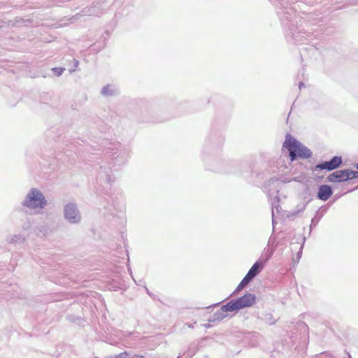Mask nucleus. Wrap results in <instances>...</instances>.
Here are the masks:
<instances>
[{"label": "nucleus", "instance_id": "nucleus-1", "mask_svg": "<svg viewBox=\"0 0 358 358\" xmlns=\"http://www.w3.org/2000/svg\"><path fill=\"white\" fill-rule=\"evenodd\" d=\"M268 1L275 7L287 42L299 44L319 38L320 31L309 28L315 23L308 20L311 15L303 10L305 5L302 1H296L290 3L289 0Z\"/></svg>", "mask_w": 358, "mask_h": 358}, {"label": "nucleus", "instance_id": "nucleus-2", "mask_svg": "<svg viewBox=\"0 0 358 358\" xmlns=\"http://www.w3.org/2000/svg\"><path fill=\"white\" fill-rule=\"evenodd\" d=\"M106 152L110 157L108 167L101 166L99 173V181L101 184L110 185L114 180L112 178V169L118 171L121 166L126 164L129 156V150L120 143H110V146L106 148Z\"/></svg>", "mask_w": 358, "mask_h": 358}, {"label": "nucleus", "instance_id": "nucleus-3", "mask_svg": "<svg viewBox=\"0 0 358 358\" xmlns=\"http://www.w3.org/2000/svg\"><path fill=\"white\" fill-rule=\"evenodd\" d=\"M282 147L288 151L291 162L299 159H308L313 156V152L290 134H286Z\"/></svg>", "mask_w": 358, "mask_h": 358}, {"label": "nucleus", "instance_id": "nucleus-4", "mask_svg": "<svg viewBox=\"0 0 358 358\" xmlns=\"http://www.w3.org/2000/svg\"><path fill=\"white\" fill-rule=\"evenodd\" d=\"M22 207L30 210L43 209L48 205L44 194L37 188H31L24 200L21 202Z\"/></svg>", "mask_w": 358, "mask_h": 358}, {"label": "nucleus", "instance_id": "nucleus-5", "mask_svg": "<svg viewBox=\"0 0 358 358\" xmlns=\"http://www.w3.org/2000/svg\"><path fill=\"white\" fill-rule=\"evenodd\" d=\"M256 300L257 297L255 294L246 292L243 296L227 302L225 309L238 311L243 308L251 307L256 303Z\"/></svg>", "mask_w": 358, "mask_h": 358}, {"label": "nucleus", "instance_id": "nucleus-6", "mask_svg": "<svg viewBox=\"0 0 358 358\" xmlns=\"http://www.w3.org/2000/svg\"><path fill=\"white\" fill-rule=\"evenodd\" d=\"M224 138L223 135L217 131L211 132L207 138L204 145V152L210 153L217 152L223 145Z\"/></svg>", "mask_w": 358, "mask_h": 358}, {"label": "nucleus", "instance_id": "nucleus-7", "mask_svg": "<svg viewBox=\"0 0 358 358\" xmlns=\"http://www.w3.org/2000/svg\"><path fill=\"white\" fill-rule=\"evenodd\" d=\"M104 194L107 195L108 198H103L102 201V206L103 208V214L106 217L107 216H115V212L122 210V207L120 206V203L117 201V197L113 196L108 191L103 192Z\"/></svg>", "mask_w": 358, "mask_h": 358}, {"label": "nucleus", "instance_id": "nucleus-8", "mask_svg": "<svg viewBox=\"0 0 358 358\" xmlns=\"http://www.w3.org/2000/svg\"><path fill=\"white\" fill-rule=\"evenodd\" d=\"M64 217L71 224H78L82 220L81 213L75 202H69L64 206Z\"/></svg>", "mask_w": 358, "mask_h": 358}, {"label": "nucleus", "instance_id": "nucleus-9", "mask_svg": "<svg viewBox=\"0 0 358 358\" xmlns=\"http://www.w3.org/2000/svg\"><path fill=\"white\" fill-rule=\"evenodd\" d=\"M343 164L341 156H334L329 161H320L313 169V171L317 170L331 171L336 170Z\"/></svg>", "mask_w": 358, "mask_h": 358}, {"label": "nucleus", "instance_id": "nucleus-10", "mask_svg": "<svg viewBox=\"0 0 358 358\" xmlns=\"http://www.w3.org/2000/svg\"><path fill=\"white\" fill-rule=\"evenodd\" d=\"M282 182L276 177L270 178L265 185L268 192V196L271 197L273 194L278 195L281 188Z\"/></svg>", "mask_w": 358, "mask_h": 358}, {"label": "nucleus", "instance_id": "nucleus-11", "mask_svg": "<svg viewBox=\"0 0 358 358\" xmlns=\"http://www.w3.org/2000/svg\"><path fill=\"white\" fill-rule=\"evenodd\" d=\"M334 191L333 188L329 185H321L318 187L317 193V199L321 201H327L332 195Z\"/></svg>", "mask_w": 358, "mask_h": 358}, {"label": "nucleus", "instance_id": "nucleus-12", "mask_svg": "<svg viewBox=\"0 0 358 358\" xmlns=\"http://www.w3.org/2000/svg\"><path fill=\"white\" fill-rule=\"evenodd\" d=\"M327 180L329 182H343L348 181V179L346 178L345 169L338 170L330 173L327 176Z\"/></svg>", "mask_w": 358, "mask_h": 358}, {"label": "nucleus", "instance_id": "nucleus-13", "mask_svg": "<svg viewBox=\"0 0 358 358\" xmlns=\"http://www.w3.org/2000/svg\"><path fill=\"white\" fill-rule=\"evenodd\" d=\"M315 190V185H306V187L299 194V196L303 200V202L308 205L313 200Z\"/></svg>", "mask_w": 358, "mask_h": 358}, {"label": "nucleus", "instance_id": "nucleus-14", "mask_svg": "<svg viewBox=\"0 0 358 358\" xmlns=\"http://www.w3.org/2000/svg\"><path fill=\"white\" fill-rule=\"evenodd\" d=\"M327 212V208L324 206L320 208L316 212L315 216L311 220V223L310 225V229L312 230L313 228H315L318 222L320 221L322 217L324 216V215Z\"/></svg>", "mask_w": 358, "mask_h": 358}, {"label": "nucleus", "instance_id": "nucleus-15", "mask_svg": "<svg viewBox=\"0 0 358 358\" xmlns=\"http://www.w3.org/2000/svg\"><path fill=\"white\" fill-rule=\"evenodd\" d=\"M264 266V262H262V259H259L252 266L248 273L255 278L262 271Z\"/></svg>", "mask_w": 358, "mask_h": 358}, {"label": "nucleus", "instance_id": "nucleus-16", "mask_svg": "<svg viewBox=\"0 0 358 358\" xmlns=\"http://www.w3.org/2000/svg\"><path fill=\"white\" fill-rule=\"evenodd\" d=\"M257 318L265 322L269 325L275 324L277 321V320L273 317V315L267 311H264L262 313L261 315H258Z\"/></svg>", "mask_w": 358, "mask_h": 358}, {"label": "nucleus", "instance_id": "nucleus-17", "mask_svg": "<svg viewBox=\"0 0 358 358\" xmlns=\"http://www.w3.org/2000/svg\"><path fill=\"white\" fill-rule=\"evenodd\" d=\"M227 306V303L224 305H222L221 306V308L220 310H217L213 315L215 317V319L218 321H221L222 320L224 319L227 317L226 313L228 312H233L234 310H229V309H225V307Z\"/></svg>", "mask_w": 358, "mask_h": 358}, {"label": "nucleus", "instance_id": "nucleus-18", "mask_svg": "<svg viewBox=\"0 0 358 358\" xmlns=\"http://www.w3.org/2000/svg\"><path fill=\"white\" fill-rule=\"evenodd\" d=\"M280 198L278 195H275L271 201V213L272 216H275V211L279 214L280 213L281 207L280 206Z\"/></svg>", "mask_w": 358, "mask_h": 358}, {"label": "nucleus", "instance_id": "nucleus-19", "mask_svg": "<svg viewBox=\"0 0 358 358\" xmlns=\"http://www.w3.org/2000/svg\"><path fill=\"white\" fill-rule=\"evenodd\" d=\"M355 167L357 169V171H354L350 169H345L346 178L348 179V181L358 178L357 163L355 164Z\"/></svg>", "mask_w": 358, "mask_h": 358}, {"label": "nucleus", "instance_id": "nucleus-20", "mask_svg": "<svg viewBox=\"0 0 358 358\" xmlns=\"http://www.w3.org/2000/svg\"><path fill=\"white\" fill-rule=\"evenodd\" d=\"M101 93L103 96H111L116 94V90H114L110 85H106L101 89Z\"/></svg>", "mask_w": 358, "mask_h": 358}, {"label": "nucleus", "instance_id": "nucleus-21", "mask_svg": "<svg viewBox=\"0 0 358 358\" xmlns=\"http://www.w3.org/2000/svg\"><path fill=\"white\" fill-rule=\"evenodd\" d=\"M7 241L10 243H21L24 241V238L21 234L10 235Z\"/></svg>", "mask_w": 358, "mask_h": 358}, {"label": "nucleus", "instance_id": "nucleus-22", "mask_svg": "<svg viewBox=\"0 0 358 358\" xmlns=\"http://www.w3.org/2000/svg\"><path fill=\"white\" fill-rule=\"evenodd\" d=\"M101 6H102V3H94L92 4V6L90 7V8H92L91 10V12L95 13V14H94L93 15L98 16L99 15L103 13V8H101Z\"/></svg>", "mask_w": 358, "mask_h": 358}, {"label": "nucleus", "instance_id": "nucleus-23", "mask_svg": "<svg viewBox=\"0 0 358 358\" xmlns=\"http://www.w3.org/2000/svg\"><path fill=\"white\" fill-rule=\"evenodd\" d=\"M92 8H90V7H86L83 10H81L80 13H77L73 17H75L76 19H78L81 16H92L94 14H95V13H92Z\"/></svg>", "mask_w": 358, "mask_h": 358}, {"label": "nucleus", "instance_id": "nucleus-24", "mask_svg": "<svg viewBox=\"0 0 358 358\" xmlns=\"http://www.w3.org/2000/svg\"><path fill=\"white\" fill-rule=\"evenodd\" d=\"M298 328L300 329L301 331L303 332V334L307 336V339L308 338V327L303 322H299L297 323Z\"/></svg>", "mask_w": 358, "mask_h": 358}, {"label": "nucleus", "instance_id": "nucleus-25", "mask_svg": "<svg viewBox=\"0 0 358 358\" xmlns=\"http://www.w3.org/2000/svg\"><path fill=\"white\" fill-rule=\"evenodd\" d=\"M131 352L124 351L123 352H121L118 355L110 356L108 358H131Z\"/></svg>", "mask_w": 358, "mask_h": 358}, {"label": "nucleus", "instance_id": "nucleus-26", "mask_svg": "<svg viewBox=\"0 0 358 358\" xmlns=\"http://www.w3.org/2000/svg\"><path fill=\"white\" fill-rule=\"evenodd\" d=\"M66 318L71 322H73V323L80 324V322L83 321V319L81 317L76 316L74 315H68Z\"/></svg>", "mask_w": 358, "mask_h": 358}, {"label": "nucleus", "instance_id": "nucleus-27", "mask_svg": "<svg viewBox=\"0 0 358 358\" xmlns=\"http://www.w3.org/2000/svg\"><path fill=\"white\" fill-rule=\"evenodd\" d=\"M254 280V278H252V276L250 275V274H248L247 273V274L245 275V276L242 279V280L241 281V282L245 286H247L249 283H250L252 280Z\"/></svg>", "mask_w": 358, "mask_h": 358}, {"label": "nucleus", "instance_id": "nucleus-28", "mask_svg": "<svg viewBox=\"0 0 358 358\" xmlns=\"http://www.w3.org/2000/svg\"><path fill=\"white\" fill-rule=\"evenodd\" d=\"M254 280V278H252V276L250 275V274H248L247 273V274L245 275V276L242 279V280L241 281V282L245 286H247L249 283H250L252 280Z\"/></svg>", "mask_w": 358, "mask_h": 358}, {"label": "nucleus", "instance_id": "nucleus-29", "mask_svg": "<svg viewBox=\"0 0 358 358\" xmlns=\"http://www.w3.org/2000/svg\"><path fill=\"white\" fill-rule=\"evenodd\" d=\"M307 206L308 205L306 203H305L304 202H302V203L297 204L294 209H296V212L299 213V214H300L305 210Z\"/></svg>", "mask_w": 358, "mask_h": 358}, {"label": "nucleus", "instance_id": "nucleus-30", "mask_svg": "<svg viewBox=\"0 0 358 358\" xmlns=\"http://www.w3.org/2000/svg\"><path fill=\"white\" fill-rule=\"evenodd\" d=\"M52 71L55 76H60L65 71V69L63 67H54L52 69Z\"/></svg>", "mask_w": 358, "mask_h": 358}, {"label": "nucleus", "instance_id": "nucleus-31", "mask_svg": "<svg viewBox=\"0 0 358 358\" xmlns=\"http://www.w3.org/2000/svg\"><path fill=\"white\" fill-rule=\"evenodd\" d=\"M273 255V250L271 249V250L268 249L266 253L265 258L264 259H262V262H264V264H266V263L271 258Z\"/></svg>", "mask_w": 358, "mask_h": 358}, {"label": "nucleus", "instance_id": "nucleus-32", "mask_svg": "<svg viewBox=\"0 0 358 358\" xmlns=\"http://www.w3.org/2000/svg\"><path fill=\"white\" fill-rule=\"evenodd\" d=\"M299 215V213L296 212V209H293L289 212L287 217L289 219L294 220Z\"/></svg>", "mask_w": 358, "mask_h": 358}, {"label": "nucleus", "instance_id": "nucleus-33", "mask_svg": "<svg viewBox=\"0 0 358 358\" xmlns=\"http://www.w3.org/2000/svg\"><path fill=\"white\" fill-rule=\"evenodd\" d=\"M303 248V243L302 245H301L299 250L298 252L296 253V261L294 259V262H295L296 264L299 262V259L301 257Z\"/></svg>", "mask_w": 358, "mask_h": 358}, {"label": "nucleus", "instance_id": "nucleus-34", "mask_svg": "<svg viewBox=\"0 0 358 358\" xmlns=\"http://www.w3.org/2000/svg\"><path fill=\"white\" fill-rule=\"evenodd\" d=\"M317 358H334L333 355L328 352H323L319 355H317Z\"/></svg>", "mask_w": 358, "mask_h": 358}, {"label": "nucleus", "instance_id": "nucleus-35", "mask_svg": "<svg viewBox=\"0 0 358 358\" xmlns=\"http://www.w3.org/2000/svg\"><path fill=\"white\" fill-rule=\"evenodd\" d=\"M213 171L223 172V173H236L234 170H230V169H222V168H220V167H217V168L213 169Z\"/></svg>", "mask_w": 358, "mask_h": 358}, {"label": "nucleus", "instance_id": "nucleus-36", "mask_svg": "<svg viewBox=\"0 0 358 358\" xmlns=\"http://www.w3.org/2000/svg\"><path fill=\"white\" fill-rule=\"evenodd\" d=\"M244 287H245V285H243L241 282H240L231 294H236L239 293Z\"/></svg>", "mask_w": 358, "mask_h": 358}, {"label": "nucleus", "instance_id": "nucleus-37", "mask_svg": "<svg viewBox=\"0 0 358 358\" xmlns=\"http://www.w3.org/2000/svg\"><path fill=\"white\" fill-rule=\"evenodd\" d=\"M145 292L146 293L153 299L156 300L157 299V296L155 294H154L152 292H150L149 290V289L147 287H145Z\"/></svg>", "mask_w": 358, "mask_h": 358}, {"label": "nucleus", "instance_id": "nucleus-38", "mask_svg": "<svg viewBox=\"0 0 358 358\" xmlns=\"http://www.w3.org/2000/svg\"><path fill=\"white\" fill-rule=\"evenodd\" d=\"M23 230H25V231H28L31 228V224L29 222H27V223H24L22 226Z\"/></svg>", "mask_w": 358, "mask_h": 358}, {"label": "nucleus", "instance_id": "nucleus-39", "mask_svg": "<svg viewBox=\"0 0 358 358\" xmlns=\"http://www.w3.org/2000/svg\"><path fill=\"white\" fill-rule=\"evenodd\" d=\"M24 22H30V20H24L22 18H18V17H17L16 20H15V22L16 23H19V24L24 23Z\"/></svg>", "mask_w": 358, "mask_h": 358}, {"label": "nucleus", "instance_id": "nucleus-40", "mask_svg": "<svg viewBox=\"0 0 358 358\" xmlns=\"http://www.w3.org/2000/svg\"><path fill=\"white\" fill-rule=\"evenodd\" d=\"M208 323H210H210H214V322H216V321H217V319H215V315H213L211 317H210L208 318Z\"/></svg>", "mask_w": 358, "mask_h": 358}, {"label": "nucleus", "instance_id": "nucleus-41", "mask_svg": "<svg viewBox=\"0 0 358 358\" xmlns=\"http://www.w3.org/2000/svg\"><path fill=\"white\" fill-rule=\"evenodd\" d=\"M106 36H101V38H103V43H104V45L106 44V40H107V37H108V36H109V32H108V31H106Z\"/></svg>", "mask_w": 358, "mask_h": 358}, {"label": "nucleus", "instance_id": "nucleus-42", "mask_svg": "<svg viewBox=\"0 0 358 358\" xmlns=\"http://www.w3.org/2000/svg\"><path fill=\"white\" fill-rule=\"evenodd\" d=\"M131 358H145L143 355L132 354Z\"/></svg>", "mask_w": 358, "mask_h": 358}, {"label": "nucleus", "instance_id": "nucleus-43", "mask_svg": "<svg viewBox=\"0 0 358 358\" xmlns=\"http://www.w3.org/2000/svg\"><path fill=\"white\" fill-rule=\"evenodd\" d=\"M201 326L206 329H209L212 327V324H210V323H205V324H202Z\"/></svg>", "mask_w": 358, "mask_h": 358}, {"label": "nucleus", "instance_id": "nucleus-44", "mask_svg": "<svg viewBox=\"0 0 358 358\" xmlns=\"http://www.w3.org/2000/svg\"><path fill=\"white\" fill-rule=\"evenodd\" d=\"M276 221L275 220L274 217L272 216V224H273V229H275V224H276Z\"/></svg>", "mask_w": 358, "mask_h": 358}, {"label": "nucleus", "instance_id": "nucleus-45", "mask_svg": "<svg viewBox=\"0 0 358 358\" xmlns=\"http://www.w3.org/2000/svg\"><path fill=\"white\" fill-rule=\"evenodd\" d=\"M304 86H305V85H304V83L303 82L301 81V82L299 83V88L300 90L301 89L302 87H304Z\"/></svg>", "mask_w": 358, "mask_h": 358}, {"label": "nucleus", "instance_id": "nucleus-46", "mask_svg": "<svg viewBox=\"0 0 358 358\" xmlns=\"http://www.w3.org/2000/svg\"><path fill=\"white\" fill-rule=\"evenodd\" d=\"M248 334H252V337H257L259 335V334H257L256 332H252V333L249 332Z\"/></svg>", "mask_w": 358, "mask_h": 358}, {"label": "nucleus", "instance_id": "nucleus-47", "mask_svg": "<svg viewBox=\"0 0 358 358\" xmlns=\"http://www.w3.org/2000/svg\"><path fill=\"white\" fill-rule=\"evenodd\" d=\"M196 324V322H194V323H192V324H188V327H189V328H194V325H195Z\"/></svg>", "mask_w": 358, "mask_h": 358}, {"label": "nucleus", "instance_id": "nucleus-48", "mask_svg": "<svg viewBox=\"0 0 358 358\" xmlns=\"http://www.w3.org/2000/svg\"><path fill=\"white\" fill-rule=\"evenodd\" d=\"M310 49L311 50H313V51H315V50H317V49L315 48V45H310Z\"/></svg>", "mask_w": 358, "mask_h": 358}, {"label": "nucleus", "instance_id": "nucleus-49", "mask_svg": "<svg viewBox=\"0 0 358 358\" xmlns=\"http://www.w3.org/2000/svg\"><path fill=\"white\" fill-rule=\"evenodd\" d=\"M186 106H186L185 104H182V105L180 106V108H181V110H183L184 109H185V108H186Z\"/></svg>", "mask_w": 358, "mask_h": 358}, {"label": "nucleus", "instance_id": "nucleus-50", "mask_svg": "<svg viewBox=\"0 0 358 358\" xmlns=\"http://www.w3.org/2000/svg\"><path fill=\"white\" fill-rule=\"evenodd\" d=\"M358 189V185H357V187H355L354 189H350V190L348 191V192H352V191H354V190H355V189Z\"/></svg>", "mask_w": 358, "mask_h": 358}, {"label": "nucleus", "instance_id": "nucleus-51", "mask_svg": "<svg viewBox=\"0 0 358 358\" xmlns=\"http://www.w3.org/2000/svg\"><path fill=\"white\" fill-rule=\"evenodd\" d=\"M78 65V61L75 59V66L77 67Z\"/></svg>", "mask_w": 358, "mask_h": 358}, {"label": "nucleus", "instance_id": "nucleus-52", "mask_svg": "<svg viewBox=\"0 0 358 358\" xmlns=\"http://www.w3.org/2000/svg\"><path fill=\"white\" fill-rule=\"evenodd\" d=\"M220 304V303H215L214 305L213 306H209L208 308H210L211 306H217Z\"/></svg>", "mask_w": 358, "mask_h": 358}, {"label": "nucleus", "instance_id": "nucleus-53", "mask_svg": "<svg viewBox=\"0 0 358 358\" xmlns=\"http://www.w3.org/2000/svg\"><path fill=\"white\" fill-rule=\"evenodd\" d=\"M338 197H339V196H338V195H336V196H335V199H338Z\"/></svg>", "mask_w": 358, "mask_h": 358}, {"label": "nucleus", "instance_id": "nucleus-54", "mask_svg": "<svg viewBox=\"0 0 358 358\" xmlns=\"http://www.w3.org/2000/svg\"><path fill=\"white\" fill-rule=\"evenodd\" d=\"M348 358H351L350 355L348 352Z\"/></svg>", "mask_w": 358, "mask_h": 358}, {"label": "nucleus", "instance_id": "nucleus-55", "mask_svg": "<svg viewBox=\"0 0 358 358\" xmlns=\"http://www.w3.org/2000/svg\"><path fill=\"white\" fill-rule=\"evenodd\" d=\"M185 112H182V113H178V115H180L181 113H184Z\"/></svg>", "mask_w": 358, "mask_h": 358}, {"label": "nucleus", "instance_id": "nucleus-56", "mask_svg": "<svg viewBox=\"0 0 358 358\" xmlns=\"http://www.w3.org/2000/svg\"><path fill=\"white\" fill-rule=\"evenodd\" d=\"M357 166H358V162H357Z\"/></svg>", "mask_w": 358, "mask_h": 358}]
</instances>
